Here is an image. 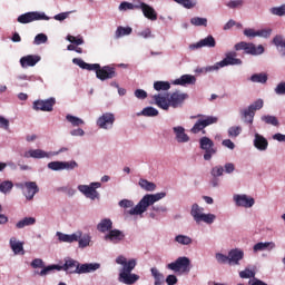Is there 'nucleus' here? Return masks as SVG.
<instances>
[{
    "label": "nucleus",
    "instance_id": "obj_1",
    "mask_svg": "<svg viewBox=\"0 0 285 285\" xmlns=\"http://www.w3.org/2000/svg\"><path fill=\"white\" fill-rule=\"evenodd\" d=\"M116 264L122 266V268L119 269L118 282L126 285H132L139 282V275L132 274V271H135L137 266L136 259L131 258L128 261L126 256L120 255L116 258Z\"/></svg>",
    "mask_w": 285,
    "mask_h": 285
},
{
    "label": "nucleus",
    "instance_id": "obj_2",
    "mask_svg": "<svg viewBox=\"0 0 285 285\" xmlns=\"http://www.w3.org/2000/svg\"><path fill=\"white\" fill-rule=\"evenodd\" d=\"M166 197V193H157V194H147L142 197V199L134 207L131 208L128 214L129 215H142V213H146L148 210V206H153L156 202H159V199H164Z\"/></svg>",
    "mask_w": 285,
    "mask_h": 285
},
{
    "label": "nucleus",
    "instance_id": "obj_3",
    "mask_svg": "<svg viewBox=\"0 0 285 285\" xmlns=\"http://www.w3.org/2000/svg\"><path fill=\"white\" fill-rule=\"evenodd\" d=\"M264 108V100L258 99L254 104L249 105L248 108L240 110V117L245 124L253 126L255 119V111Z\"/></svg>",
    "mask_w": 285,
    "mask_h": 285
},
{
    "label": "nucleus",
    "instance_id": "obj_4",
    "mask_svg": "<svg viewBox=\"0 0 285 285\" xmlns=\"http://www.w3.org/2000/svg\"><path fill=\"white\" fill-rule=\"evenodd\" d=\"M235 57H237V52L235 51L226 53V57L222 61L208 67L207 71L219 70V68H226V66H242V59Z\"/></svg>",
    "mask_w": 285,
    "mask_h": 285
},
{
    "label": "nucleus",
    "instance_id": "obj_5",
    "mask_svg": "<svg viewBox=\"0 0 285 285\" xmlns=\"http://www.w3.org/2000/svg\"><path fill=\"white\" fill-rule=\"evenodd\" d=\"M196 117H198L199 119L195 122L190 130L194 135L202 132L204 128H208V126H213V124H217L218 121V118L214 116L198 115ZM196 117H194V119H196Z\"/></svg>",
    "mask_w": 285,
    "mask_h": 285
},
{
    "label": "nucleus",
    "instance_id": "obj_6",
    "mask_svg": "<svg viewBox=\"0 0 285 285\" xmlns=\"http://www.w3.org/2000/svg\"><path fill=\"white\" fill-rule=\"evenodd\" d=\"M168 271L174 273H190V258L186 256L178 257L175 262L167 264Z\"/></svg>",
    "mask_w": 285,
    "mask_h": 285
},
{
    "label": "nucleus",
    "instance_id": "obj_7",
    "mask_svg": "<svg viewBox=\"0 0 285 285\" xmlns=\"http://www.w3.org/2000/svg\"><path fill=\"white\" fill-rule=\"evenodd\" d=\"M235 50H244L245 55H252V56H257V55H264V46L258 45L255 46L253 42H246V41H240L235 45Z\"/></svg>",
    "mask_w": 285,
    "mask_h": 285
},
{
    "label": "nucleus",
    "instance_id": "obj_8",
    "mask_svg": "<svg viewBox=\"0 0 285 285\" xmlns=\"http://www.w3.org/2000/svg\"><path fill=\"white\" fill-rule=\"evenodd\" d=\"M199 146L202 150H205L204 159L205 161H210L213 159V155L217 154V148H215V142L208 137H203L199 140Z\"/></svg>",
    "mask_w": 285,
    "mask_h": 285
},
{
    "label": "nucleus",
    "instance_id": "obj_9",
    "mask_svg": "<svg viewBox=\"0 0 285 285\" xmlns=\"http://www.w3.org/2000/svg\"><path fill=\"white\" fill-rule=\"evenodd\" d=\"M97 188H101V183H91L88 185H79L78 190L82 193L86 197L89 199H99V193L97 191Z\"/></svg>",
    "mask_w": 285,
    "mask_h": 285
},
{
    "label": "nucleus",
    "instance_id": "obj_10",
    "mask_svg": "<svg viewBox=\"0 0 285 285\" xmlns=\"http://www.w3.org/2000/svg\"><path fill=\"white\" fill-rule=\"evenodd\" d=\"M49 21L50 18L46 13H39L37 11L27 12L18 17V23H32V21Z\"/></svg>",
    "mask_w": 285,
    "mask_h": 285
},
{
    "label": "nucleus",
    "instance_id": "obj_11",
    "mask_svg": "<svg viewBox=\"0 0 285 285\" xmlns=\"http://www.w3.org/2000/svg\"><path fill=\"white\" fill-rule=\"evenodd\" d=\"M97 79L106 81L108 79H115L117 77V69L112 65L99 67L96 73Z\"/></svg>",
    "mask_w": 285,
    "mask_h": 285
},
{
    "label": "nucleus",
    "instance_id": "obj_12",
    "mask_svg": "<svg viewBox=\"0 0 285 285\" xmlns=\"http://www.w3.org/2000/svg\"><path fill=\"white\" fill-rule=\"evenodd\" d=\"M57 100L55 98H49L47 100H36L33 102V110H41L42 112H52Z\"/></svg>",
    "mask_w": 285,
    "mask_h": 285
},
{
    "label": "nucleus",
    "instance_id": "obj_13",
    "mask_svg": "<svg viewBox=\"0 0 285 285\" xmlns=\"http://www.w3.org/2000/svg\"><path fill=\"white\" fill-rule=\"evenodd\" d=\"M97 126L104 130H108L115 126V114L106 112L97 119Z\"/></svg>",
    "mask_w": 285,
    "mask_h": 285
},
{
    "label": "nucleus",
    "instance_id": "obj_14",
    "mask_svg": "<svg viewBox=\"0 0 285 285\" xmlns=\"http://www.w3.org/2000/svg\"><path fill=\"white\" fill-rule=\"evenodd\" d=\"M18 188H26L27 193H24L26 199L31 202L35 199V195L39 193V186H37L36 181H26L24 184H18Z\"/></svg>",
    "mask_w": 285,
    "mask_h": 285
},
{
    "label": "nucleus",
    "instance_id": "obj_15",
    "mask_svg": "<svg viewBox=\"0 0 285 285\" xmlns=\"http://www.w3.org/2000/svg\"><path fill=\"white\" fill-rule=\"evenodd\" d=\"M126 234L119 229H111L105 235V242H110L111 244H119L120 242H124Z\"/></svg>",
    "mask_w": 285,
    "mask_h": 285
},
{
    "label": "nucleus",
    "instance_id": "obj_16",
    "mask_svg": "<svg viewBox=\"0 0 285 285\" xmlns=\"http://www.w3.org/2000/svg\"><path fill=\"white\" fill-rule=\"evenodd\" d=\"M139 10H141L144 17L149 19V21H157V11L155 8L150 7V4H146L145 2H140L138 4Z\"/></svg>",
    "mask_w": 285,
    "mask_h": 285
},
{
    "label": "nucleus",
    "instance_id": "obj_17",
    "mask_svg": "<svg viewBox=\"0 0 285 285\" xmlns=\"http://www.w3.org/2000/svg\"><path fill=\"white\" fill-rule=\"evenodd\" d=\"M57 237L59 242H63L66 244H72L81 239V232H76L73 234H63L61 232H57Z\"/></svg>",
    "mask_w": 285,
    "mask_h": 285
},
{
    "label": "nucleus",
    "instance_id": "obj_18",
    "mask_svg": "<svg viewBox=\"0 0 285 285\" xmlns=\"http://www.w3.org/2000/svg\"><path fill=\"white\" fill-rule=\"evenodd\" d=\"M234 202L236 206H242L243 208H253L255 206V199L248 198L246 195H235Z\"/></svg>",
    "mask_w": 285,
    "mask_h": 285
},
{
    "label": "nucleus",
    "instance_id": "obj_19",
    "mask_svg": "<svg viewBox=\"0 0 285 285\" xmlns=\"http://www.w3.org/2000/svg\"><path fill=\"white\" fill-rule=\"evenodd\" d=\"M60 268H61V271H65L66 273H69V274L76 273L79 275L80 264H79V262H77L72 258H69L65 262L63 265H60Z\"/></svg>",
    "mask_w": 285,
    "mask_h": 285
},
{
    "label": "nucleus",
    "instance_id": "obj_20",
    "mask_svg": "<svg viewBox=\"0 0 285 285\" xmlns=\"http://www.w3.org/2000/svg\"><path fill=\"white\" fill-rule=\"evenodd\" d=\"M39 61H41L40 56L28 55L20 59V65L22 68H32L37 66Z\"/></svg>",
    "mask_w": 285,
    "mask_h": 285
},
{
    "label": "nucleus",
    "instance_id": "obj_21",
    "mask_svg": "<svg viewBox=\"0 0 285 285\" xmlns=\"http://www.w3.org/2000/svg\"><path fill=\"white\" fill-rule=\"evenodd\" d=\"M187 97H188V95L180 94L179 91L171 94L170 98H169V104H170L171 108H179V106H181L184 104V101H186Z\"/></svg>",
    "mask_w": 285,
    "mask_h": 285
},
{
    "label": "nucleus",
    "instance_id": "obj_22",
    "mask_svg": "<svg viewBox=\"0 0 285 285\" xmlns=\"http://www.w3.org/2000/svg\"><path fill=\"white\" fill-rule=\"evenodd\" d=\"M217 46V42L215 41V38L213 36H208L205 39H202L195 45H191V50H195L197 48H215Z\"/></svg>",
    "mask_w": 285,
    "mask_h": 285
},
{
    "label": "nucleus",
    "instance_id": "obj_23",
    "mask_svg": "<svg viewBox=\"0 0 285 285\" xmlns=\"http://www.w3.org/2000/svg\"><path fill=\"white\" fill-rule=\"evenodd\" d=\"M72 63H75L76 66H79V68H81L82 70H95L96 75L99 70V67L101 66L99 63H88L83 61L81 58H73Z\"/></svg>",
    "mask_w": 285,
    "mask_h": 285
},
{
    "label": "nucleus",
    "instance_id": "obj_24",
    "mask_svg": "<svg viewBox=\"0 0 285 285\" xmlns=\"http://www.w3.org/2000/svg\"><path fill=\"white\" fill-rule=\"evenodd\" d=\"M24 157L27 159H43V158H48L50 157V154L49 153H46L45 150L42 149H30L28 151L24 153Z\"/></svg>",
    "mask_w": 285,
    "mask_h": 285
},
{
    "label": "nucleus",
    "instance_id": "obj_25",
    "mask_svg": "<svg viewBox=\"0 0 285 285\" xmlns=\"http://www.w3.org/2000/svg\"><path fill=\"white\" fill-rule=\"evenodd\" d=\"M154 101L156 102V106H158V108H161L163 110H168V108H170V98H168L167 96H163V95H155L154 96Z\"/></svg>",
    "mask_w": 285,
    "mask_h": 285
},
{
    "label": "nucleus",
    "instance_id": "obj_26",
    "mask_svg": "<svg viewBox=\"0 0 285 285\" xmlns=\"http://www.w3.org/2000/svg\"><path fill=\"white\" fill-rule=\"evenodd\" d=\"M228 257H229V265L230 264L237 265L239 264V262H242V259H244V250L238 248L232 249L228 253Z\"/></svg>",
    "mask_w": 285,
    "mask_h": 285
},
{
    "label": "nucleus",
    "instance_id": "obj_27",
    "mask_svg": "<svg viewBox=\"0 0 285 285\" xmlns=\"http://www.w3.org/2000/svg\"><path fill=\"white\" fill-rule=\"evenodd\" d=\"M197 81V78H195V76L191 75H183L180 78L176 79L174 81L175 86H193L195 85V82Z\"/></svg>",
    "mask_w": 285,
    "mask_h": 285
},
{
    "label": "nucleus",
    "instance_id": "obj_28",
    "mask_svg": "<svg viewBox=\"0 0 285 285\" xmlns=\"http://www.w3.org/2000/svg\"><path fill=\"white\" fill-rule=\"evenodd\" d=\"M174 132L178 144H186L190 141V137H188V134H186V129H184V127H174Z\"/></svg>",
    "mask_w": 285,
    "mask_h": 285
},
{
    "label": "nucleus",
    "instance_id": "obj_29",
    "mask_svg": "<svg viewBox=\"0 0 285 285\" xmlns=\"http://www.w3.org/2000/svg\"><path fill=\"white\" fill-rule=\"evenodd\" d=\"M99 268H101V265L98 263H86L80 265L78 275L95 273V271H99Z\"/></svg>",
    "mask_w": 285,
    "mask_h": 285
},
{
    "label": "nucleus",
    "instance_id": "obj_30",
    "mask_svg": "<svg viewBox=\"0 0 285 285\" xmlns=\"http://www.w3.org/2000/svg\"><path fill=\"white\" fill-rule=\"evenodd\" d=\"M254 146L257 150H266L268 148V140L264 136L255 134Z\"/></svg>",
    "mask_w": 285,
    "mask_h": 285
},
{
    "label": "nucleus",
    "instance_id": "obj_31",
    "mask_svg": "<svg viewBox=\"0 0 285 285\" xmlns=\"http://www.w3.org/2000/svg\"><path fill=\"white\" fill-rule=\"evenodd\" d=\"M10 247L13 250L14 255H24L26 250H23V243L17 240L16 237L10 238Z\"/></svg>",
    "mask_w": 285,
    "mask_h": 285
},
{
    "label": "nucleus",
    "instance_id": "obj_32",
    "mask_svg": "<svg viewBox=\"0 0 285 285\" xmlns=\"http://www.w3.org/2000/svg\"><path fill=\"white\" fill-rule=\"evenodd\" d=\"M97 230H99V233H109V230H112V220L110 218L101 219L97 225Z\"/></svg>",
    "mask_w": 285,
    "mask_h": 285
},
{
    "label": "nucleus",
    "instance_id": "obj_33",
    "mask_svg": "<svg viewBox=\"0 0 285 285\" xmlns=\"http://www.w3.org/2000/svg\"><path fill=\"white\" fill-rule=\"evenodd\" d=\"M37 224V218L35 217H24L16 224V228L21 229L26 226H35Z\"/></svg>",
    "mask_w": 285,
    "mask_h": 285
},
{
    "label": "nucleus",
    "instance_id": "obj_34",
    "mask_svg": "<svg viewBox=\"0 0 285 285\" xmlns=\"http://www.w3.org/2000/svg\"><path fill=\"white\" fill-rule=\"evenodd\" d=\"M150 273H151V277H154V279H155L154 285H163L164 284L165 277L161 274V272H159V269H157V267H151Z\"/></svg>",
    "mask_w": 285,
    "mask_h": 285
},
{
    "label": "nucleus",
    "instance_id": "obj_35",
    "mask_svg": "<svg viewBox=\"0 0 285 285\" xmlns=\"http://www.w3.org/2000/svg\"><path fill=\"white\" fill-rule=\"evenodd\" d=\"M139 186L142 188V190H147V193H153L157 188V185L155 183L148 181V179L140 178Z\"/></svg>",
    "mask_w": 285,
    "mask_h": 285
},
{
    "label": "nucleus",
    "instance_id": "obj_36",
    "mask_svg": "<svg viewBox=\"0 0 285 285\" xmlns=\"http://www.w3.org/2000/svg\"><path fill=\"white\" fill-rule=\"evenodd\" d=\"M250 81H253V83H266V81H268V75L265 72L254 73L250 77Z\"/></svg>",
    "mask_w": 285,
    "mask_h": 285
},
{
    "label": "nucleus",
    "instance_id": "obj_37",
    "mask_svg": "<svg viewBox=\"0 0 285 285\" xmlns=\"http://www.w3.org/2000/svg\"><path fill=\"white\" fill-rule=\"evenodd\" d=\"M190 215L195 222H198V219L204 215V208L199 207L198 204H194L191 206Z\"/></svg>",
    "mask_w": 285,
    "mask_h": 285
},
{
    "label": "nucleus",
    "instance_id": "obj_38",
    "mask_svg": "<svg viewBox=\"0 0 285 285\" xmlns=\"http://www.w3.org/2000/svg\"><path fill=\"white\" fill-rule=\"evenodd\" d=\"M128 35H132V28L130 27H118L116 30V39H121V37H127Z\"/></svg>",
    "mask_w": 285,
    "mask_h": 285
},
{
    "label": "nucleus",
    "instance_id": "obj_39",
    "mask_svg": "<svg viewBox=\"0 0 285 285\" xmlns=\"http://www.w3.org/2000/svg\"><path fill=\"white\" fill-rule=\"evenodd\" d=\"M52 271H61V265H49L46 267H42V271L38 273V275H40V277H46V275H50V273H52Z\"/></svg>",
    "mask_w": 285,
    "mask_h": 285
},
{
    "label": "nucleus",
    "instance_id": "obj_40",
    "mask_svg": "<svg viewBox=\"0 0 285 285\" xmlns=\"http://www.w3.org/2000/svg\"><path fill=\"white\" fill-rule=\"evenodd\" d=\"M14 188V184L12 180H3L0 183V193H3V195H8Z\"/></svg>",
    "mask_w": 285,
    "mask_h": 285
},
{
    "label": "nucleus",
    "instance_id": "obj_41",
    "mask_svg": "<svg viewBox=\"0 0 285 285\" xmlns=\"http://www.w3.org/2000/svg\"><path fill=\"white\" fill-rule=\"evenodd\" d=\"M275 247V243H257L254 245V253H259V250H266V248L273 249Z\"/></svg>",
    "mask_w": 285,
    "mask_h": 285
},
{
    "label": "nucleus",
    "instance_id": "obj_42",
    "mask_svg": "<svg viewBox=\"0 0 285 285\" xmlns=\"http://www.w3.org/2000/svg\"><path fill=\"white\" fill-rule=\"evenodd\" d=\"M90 239H92L89 234L81 233V237L77 240L79 244V248H87V246H90Z\"/></svg>",
    "mask_w": 285,
    "mask_h": 285
},
{
    "label": "nucleus",
    "instance_id": "obj_43",
    "mask_svg": "<svg viewBox=\"0 0 285 285\" xmlns=\"http://www.w3.org/2000/svg\"><path fill=\"white\" fill-rule=\"evenodd\" d=\"M190 23H191V26H196V27L203 26L204 28H207L208 27V19L194 17V18L190 19Z\"/></svg>",
    "mask_w": 285,
    "mask_h": 285
},
{
    "label": "nucleus",
    "instance_id": "obj_44",
    "mask_svg": "<svg viewBox=\"0 0 285 285\" xmlns=\"http://www.w3.org/2000/svg\"><path fill=\"white\" fill-rule=\"evenodd\" d=\"M67 121H69L70 125L77 127V126H83L85 121L83 119L72 116V115H67L66 116Z\"/></svg>",
    "mask_w": 285,
    "mask_h": 285
},
{
    "label": "nucleus",
    "instance_id": "obj_45",
    "mask_svg": "<svg viewBox=\"0 0 285 285\" xmlns=\"http://www.w3.org/2000/svg\"><path fill=\"white\" fill-rule=\"evenodd\" d=\"M262 121H264L265 124L269 125V126H279V120L277 119V117L275 116H262Z\"/></svg>",
    "mask_w": 285,
    "mask_h": 285
},
{
    "label": "nucleus",
    "instance_id": "obj_46",
    "mask_svg": "<svg viewBox=\"0 0 285 285\" xmlns=\"http://www.w3.org/2000/svg\"><path fill=\"white\" fill-rule=\"evenodd\" d=\"M239 277L242 279H255V269L246 267L245 271L239 272Z\"/></svg>",
    "mask_w": 285,
    "mask_h": 285
},
{
    "label": "nucleus",
    "instance_id": "obj_47",
    "mask_svg": "<svg viewBox=\"0 0 285 285\" xmlns=\"http://www.w3.org/2000/svg\"><path fill=\"white\" fill-rule=\"evenodd\" d=\"M175 242H177L178 244H181L183 246H188L193 244V238L186 235H178L175 237Z\"/></svg>",
    "mask_w": 285,
    "mask_h": 285
},
{
    "label": "nucleus",
    "instance_id": "obj_48",
    "mask_svg": "<svg viewBox=\"0 0 285 285\" xmlns=\"http://www.w3.org/2000/svg\"><path fill=\"white\" fill-rule=\"evenodd\" d=\"M154 89L158 92L161 90H170V82L168 81H156L154 82Z\"/></svg>",
    "mask_w": 285,
    "mask_h": 285
},
{
    "label": "nucleus",
    "instance_id": "obj_49",
    "mask_svg": "<svg viewBox=\"0 0 285 285\" xmlns=\"http://www.w3.org/2000/svg\"><path fill=\"white\" fill-rule=\"evenodd\" d=\"M141 115L144 117H157V115H159V110L154 107H146L142 109Z\"/></svg>",
    "mask_w": 285,
    "mask_h": 285
},
{
    "label": "nucleus",
    "instance_id": "obj_50",
    "mask_svg": "<svg viewBox=\"0 0 285 285\" xmlns=\"http://www.w3.org/2000/svg\"><path fill=\"white\" fill-rule=\"evenodd\" d=\"M204 222L205 224H213L215 222V215L214 214H203L200 215V218L196 224H202Z\"/></svg>",
    "mask_w": 285,
    "mask_h": 285
},
{
    "label": "nucleus",
    "instance_id": "obj_51",
    "mask_svg": "<svg viewBox=\"0 0 285 285\" xmlns=\"http://www.w3.org/2000/svg\"><path fill=\"white\" fill-rule=\"evenodd\" d=\"M139 10V4H132L131 2H126V1H124V2H121L120 4H119V10Z\"/></svg>",
    "mask_w": 285,
    "mask_h": 285
},
{
    "label": "nucleus",
    "instance_id": "obj_52",
    "mask_svg": "<svg viewBox=\"0 0 285 285\" xmlns=\"http://www.w3.org/2000/svg\"><path fill=\"white\" fill-rule=\"evenodd\" d=\"M273 43H274V46H276V48L278 50L285 49V41H284V38L282 36L274 37Z\"/></svg>",
    "mask_w": 285,
    "mask_h": 285
},
{
    "label": "nucleus",
    "instance_id": "obj_53",
    "mask_svg": "<svg viewBox=\"0 0 285 285\" xmlns=\"http://www.w3.org/2000/svg\"><path fill=\"white\" fill-rule=\"evenodd\" d=\"M67 41H69L73 46H83V38H81V37H75V36L68 35Z\"/></svg>",
    "mask_w": 285,
    "mask_h": 285
},
{
    "label": "nucleus",
    "instance_id": "obj_54",
    "mask_svg": "<svg viewBox=\"0 0 285 285\" xmlns=\"http://www.w3.org/2000/svg\"><path fill=\"white\" fill-rule=\"evenodd\" d=\"M176 3H179V6H183V8H186L187 10H190L195 8V2L193 0H174Z\"/></svg>",
    "mask_w": 285,
    "mask_h": 285
},
{
    "label": "nucleus",
    "instance_id": "obj_55",
    "mask_svg": "<svg viewBox=\"0 0 285 285\" xmlns=\"http://www.w3.org/2000/svg\"><path fill=\"white\" fill-rule=\"evenodd\" d=\"M272 14H275L276 17H285V4L281 7H274L271 9Z\"/></svg>",
    "mask_w": 285,
    "mask_h": 285
},
{
    "label": "nucleus",
    "instance_id": "obj_56",
    "mask_svg": "<svg viewBox=\"0 0 285 285\" xmlns=\"http://www.w3.org/2000/svg\"><path fill=\"white\" fill-rule=\"evenodd\" d=\"M48 41V36H46L45 33H38L35 37L33 43L36 46H41V43H46Z\"/></svg>",
    "mask_w": 285,
    "mask_h": 285
},
{
    "label": "nucleus",
    "instance_id": "obj_57",
    "mask_svg": "<svg viewBox=\"0 0 285 285\" xmlns=\"http://www.w3.org/2000/svg\"><path fill=\"white\" fill-rule=\"evenodd\" d=\"M79 165L77 161L71 160V161H62V170H75Z\"/></svg>",
    "mask_w": 285,
    "mask_h": 285
},
{
    "label": "nucleus",
    "instance_id": "obj_58",
    "mask_svg": "<svg viewBox=\"0 0 285 285\" xmlns=\"http://www.w3.org/2000/svg\"><path fill=\"white\" fill-rule=\"evenodd\" d=\"M239 135H242V127L234 126L228 129L229 137H239Z\"/></svg>",
    "mask_w": 285,
    "mask_h": 285
},
{
    "label": "nucleus",
    "instance_id": "obj_59",
    "mask_svg": "<svg viewBox=\"0 0 285 285\" xmlns=\"http://www.w3.org/2000/svg\"><path fill=\"white\" fill-rule=\"evenodd\" d=\"M50 170H63V161H51L48 164Z\"/></svg>",
    "mask_w": 285,
    "mask_h": 285
},
{
    "label": "nucleus",
    "instance_id": "obj_60",
    "mask_svg": "<svg viewBox=\"0 0 285 285\" xmlns=\"http://www.w3.org/2000/svg\"><path fill=\"white\" fill-rule=\"evenodd\" d=\"M244 6V0H232L227 3V8L235 10V8H242Z\"/></svg>",
    "mask_w": 285,
    "mask_h": 285
},
{
    "label": "nucleus",
    "instance_id": "obj_61",
    "mask_svg": "<svg viewBox=\"0 0 285 285\" xmlns=\"http://www.w3.org/2000/svg\"><path fill=\"white\" fill-rule=\"evenodd\" d=\"M245 37H248V39H255V37H258V31L255 29H245L244 32Z\"/></svg>",
    "mask_w": 285,
    "mask_h": 285
},
{
    "label": "nucleus",
    "instance_id": "obj_62",
    "mask_svg": "<svg viewBox=\"0 0 285 285\" xmlns=\"http://www.w3.org/2000/svg\"><path fill=\"white\" fill-rule=\"evenodd\" d=\"M213 177H222L224 175V167L222 166H215L212 169Z\"/></svg>",
    "mask_w": 285,
    "mask_h": 285
},
{
    "label": "nucleus",
    "instance_id": "obj_63",
    "mask_svg": "<svg viewBox=\"0 0 285 285\" xmlns=\"http://www.w3.org/2000/svg\"><path fill=\"white\" fill-rule=\"evenodd\" d=\"M31 268H45L43 259L36 258L31 262Z\"/></svg>",
    "mask_w": 285,
    "mask_h": 285
},
{
    "label": "nucleus",
    "instance_id": "obj_64",
    "mask_svg": "<svg viewBox=\"0 0 285 285\" xmlns=\"http://www.w3.org/2000/svg\"><path fill=\"white\" fill-rule=\"evenodd\" d=\"M276 95H285V82H279L274 89Z\"/></svg>",
    "mask_w": 285,
    "mask_h": 285
}]
</instances>
